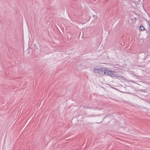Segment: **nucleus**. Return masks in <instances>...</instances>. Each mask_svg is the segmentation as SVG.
I'll list each match as a JSON object with an SVG mask.
<instances>
[{"mask_svg":"<svg viewBox=\"0 0 150 150\" xmlns=\"http://www.w3.org/2000/svg\"><path fill=\"white\" fill-rule=\"evenodd\" d=\"M93 70L96 73H98L101 75L106 74V69H105V68H97L96 67H95L94 69Z\"/></svg>","mask_w":150,"mask_h":150,"instance_id":"obj_1","label":"nucleus"},{"mask_svg":"<svg viewBox=\"0 0 150 150\" xmlns=\"http://www.w3.org/2000/svg\"><path fill=\"white\" fill-rule=\"evenodd\" d=\"M115 73V71L110 70L109 69H106V75L110 76H111L113 77L114 73Z\"/></svg>","mask_w":150,"mask_h":150,"instance_id":"obj_2","label":"nucleus"},{"mask_svg":"<svg viewBox=\"0 0 150 150\" xmlns=\"http://www.w3.org/2000/svg\"><path fill=\"white\" fill-rule=\"evenodd\" d=\"M113 76H115V77L116 78L121 79H122L123 78V77L120 74H117L115 72L114 73V74L113 76Z\"/></svg>","mask_w":150,"mask_h":150,"instance_id":"obj_3","label":"nucleus"},{"mask_svg":"<svg viewBox=\"0 0 150 150\" xmlns=\"http://www.w3.org/2000/svg\"><path fill=\"white\" fill-rule=\"evenodd\" d=\"M140 30L142 31L145 30L146 31V32L147 33V30L142 25H141L140 26Z\"/></svg>","mask_w":150,"mask_h":150,"instance_id":"obj_4","label":"nucleus"},{"mask_svg":"<svg viewBox=\"0 0 150 150\" xmlns=\"http://www.w3.org/2000/svg\"><path fill=\"white\" fill-rule=\"evenodd\" d=\"M149 23L150 24V21H149Z\"/></svg>","mask_w":150,"mask_h":150,"instance_id":"obj_5","label":"nucleus"}]
</instances>
